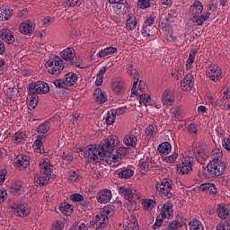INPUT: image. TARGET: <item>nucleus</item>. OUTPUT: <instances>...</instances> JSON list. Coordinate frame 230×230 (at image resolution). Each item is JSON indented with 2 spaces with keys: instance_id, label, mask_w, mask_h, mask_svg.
<instances>
[{
  "instance_id": "c756f323",
  "label": "nucleus",
  "mask_w": 230,
  "mask_h": 230,
  "mask_svg": "<svg viewBox=\"0 0 230 230\" xmlns=\"http://www.w3.org/2000/svg\"><path fill=\"white\" fill-rule=\"evenodd\" d=\"M136 26H137V20L136 19V16H128V18L126 21L127 31H134V30H136Z\"/></svg>"
},
{
  "instance_id": "39448f33",
  "label": "nucleus",
  "mask_w": 230,
  "mask_h": 230,
  "mask_svg": "<svg viewBox=\"0 0 230 230\" xmlns=\"http://www.w3.org/2000/svg\"><path fill=\"white\" fill-rule=\"evenodd\" d=\"M119 193L128 202H134V200L141 199V193L131 188L119 187Z\"/></svg>"
},
{
  "instance_id": "412c9836",
  "label": "nucleus",
  "mask_w": 230,
  "mask_h": 230,
  "mask_svg": "<svg viewBox=\"0 0 230 230\" xmlns=\"http://www.w3.org/2000/svg\"><path fill=\"white\" fill-rule=\"evenodd\" d=\"M51 168L49 159L44 158L40 162V171L43 175H49L51 173Z\"/></svg>"
},
{
  "instance_id": "338daca9",
  "label": "nucleus",
  "mask_w": 230,
  "mask_h": 230,
  "mask_svg": "<svg viewBox=\"0 0 230 230\" xmlns=\"http://www.w3.org/2000/svg\"><path fill=\"white\" fill-rule=\"evenodd\" d=\"M68 179L70 182H75V181H78V173H76L75 171H69Z\"/></svg>"
},
{
  "instance_id": "6ab92c4d",
  "label": "nucleus",
  "mask_w": 230,
  "mask_h": 230,
  "mask_svg": "<svg viewBox=\"0 0 230 230\" xmlns=\"http://www.w3.org/2000/svg\"><path fill=\"white\" fill-rule=\"evenodd\" d=\"M0 37L7 44H13L15 42V38L13 37V32L10 29H2L0 30Z\"/></svg>"
},
{
  "instance_id": "864d4df0",
  "label": "nucleus",
  "mask_w": 230,
  "mask_h": 230,
  "mask_svg": "<svg viewBox=\"0 0 230 230\" xmlns=\"http://www.w3.org/2000/svg\"><path fill=\"white\" fill-rule=\"evenodd\" d=\"M114 121H116V115L114 114V111H108L106 117V124L113 125Z\"/></svg>"
},
{
  "instance_id": "58836bf2",
  "label": "nucleus",
  "mask_w": 230,
  "mask_h": 230,
  "mask_svg": "<svg viewBox=\"0 0 230 230\" xmlns=\"http://www.w3.org/2000/svg\"><path fill=\"white\" fill-rule=\"evenodd\" d=\"M207 19H209V13H204L200 16L196 14L192 17L193 22H196V24H198V26H202V24H204V22H206Z\"/></svg>"
},
{
  "instance_id": "a18cd8bd",
  "label": "nucleus",
  "mask_w": 230,
  "mask_h": 230,
  "mask_svg": "<svg viewBox=\"0 0 230 230\" xmlns=\"http://www.w3.org/2000/svg\"><path fill=\"white\" fill-rule=\"evenodd\" d=\"M127 73L128 76H131L132 78H134L135 80L134 82H137H137L139 80V73H137V70L134 67L133 65H130L129 66H128Z\"/></svg>"
},
{
  "instance_id": "aec40b11",
  "label": "nucleus",
  "mask_w": 230,
  "mask_h": 230,
  "mask_svg": "<svg viewBox=\"0 0 230 230\" xmlns=\"http://www.w3.org/2000/svg\"><path fill=\"white\" fill-rule=\"evenodd\" d=\"M27 104L31 111H33L39 104V95L35 93H31L29 88V95L27 96Z\"/></svg>"
},
{
  "instance_id": "4468645a",
  "label": "nucleus",
  "mask_w": 230,
  "mask_h": 230,
  "mask_svg": "<svg viewBox=\"0 0 230 230\" xmlns=\"http://www.w3.org/2000/svg\"><path fill=\"white\" fill-rule=\"evenodd\" d=\"M112 199V191L109 189H102L97 193V202L107 204Z\"/></svg>"
},
{
  "instance_id": "2f4dec72",
  "label": "nucleus",
  "mask_w": 230,
  "mask_h": 230,
  "mask_svg": "<svg viewBox=\"0 0 230 230\" xmlns=\"http://www.w3.org/2000/svg\"><path fill=\"white\" fill-rule=\"evenodd\" d=\"M199 189L201 191H206L210 195H217V187L213 183H202Z\"/></svg>"
},
{
  "instance_id": "de8ad7c7",
  "label": "nucleus",
  "mask_w": 230,
  "mask_h": 230,
  "mask_svg": "<svg viewBox=\"0 0 230 230\" xmlns=\"http://www.w3.org/2000/svg\"><path fill=\"white\" fill-rule=\"evenodd\" d=\"M137 168H138L140 173H146V172H148V168H149L148 161H146L145 159H141L139 161Z\"/></svg>"
},
{
  "instance_id": "6e6d98bb",
  "label": "nucleus",
  "mask_w": 230,
  "mask_h": 230,
  "mask_svg": "<svg viewBox=\"0 0 230 230\" xmlns=\"http://www.w3.org/2000/svg\"><path fill=\"white\" fill-rule=\"evenodd\" d=\"M177 157H179V155H177V153H173L169 156H165L164 158V161L165 163H169V164H172L173 163H175V161H177Z\"/></svg>"
},
{
  "instance_id": "c03bdc74",
  "label": "nucleus",
  "mask_w": 230,
  "mask_h": 230,
  "mask_svg": "<svg viewBox=\"0 0 230 230\" xmlns=\"http://www.w3.org/2000/svg\"><path fill=\"white\" fill-rule=\"evenodd\" d=\"M59 211L66 217H69L73 213V205L69 203H63L59 207Z\"/></svg>"
},
{
  "instance_id": "37998d69",
  "label": "nucleus",
  "mask_w": 230,
  "mask_h": 230,
  "mask_svg": "<svg viewBox=\"0 0 230 230\" xmlns=\"http://www.w3.org/2000/svg\"><path fill=\"white\" fill-rule=\"evenodd\" d=\"M155 30H157L156 27L143 26L141 30V34L143 35V37H154V35H155Z\"/></svg>"
},
{
  "instance_id": "49530a36",
  "label": "nucleus",
  "mask_w": 230,
  "mask_h": 230,
  "mask_svg": "<svg viewBox=\"0 0 230 230\" xmlns=\"http://www.w3.org/2000/svg\"><path fill=\"white\" fill-rule=\"evenodd\" d=\"M189 227L190 230H204L202 223L197 219H192L189 224Z\"/></svg>"
},
{
  "instance_id": "4c0bfd02",
  "label": "nucleus",
  "mask_w": 230,
  "mask_h": 230,
  "mask_svg": "<svg viewBox=\"0 0 230 230\" xmlns=\"http://www.w3.org/2000/svg\"><path fill=\"white\" fill-rule=\"evenodd\" d=\"M146 136L147 139H154L155 136L157 135V127L154 124L149 125L146 130Z\"/></svg>"
},
{
  "instance_id": "f03ea898",
  "label": "nucleus",
  "mask_w": 230,
  "mask_h": 230,
  "mask_svg": "<svg viewBox=\"0 0 230 230\" xmlns=\"http://www.w3.org/2000/svg\"><path fill=\"white\" fill-rule=\"evenodd\" d=\"M49 75H60L66 69V62L57 55H51L45 63Z\"/></svg>"
},
{
  "instance_id": "6e6552de",
  "label": "nucleus",
  "mask_w": 230,
  "mask_h": 230,
  "mask_svg": "<svg viewBox=\"0 0 230 230\" xmlns=\"http://www.w3.org/2000/svg\"><path fill=\"white\" fill-rule=\"evenodd\" d=\"M206 75L209 80L218 82L222 78V69L218 65H210L206 70Z\"/></svg>"
},
{
  "instance_id": "c9c22d12",
  "label": "nucleus",
  "mask_w": 230,
  "mask_h": 230,
  "mask_svg": "<svg viewBox=\"0 0 230 230\" xmlns=\"http://www.w3.org/2000/svg\"><path fill=\"white\" fill-rule=\"evenodd\" d=\"M155 204H157L155 199H142V208H144L145 211H152V209H154V208L155 207Z\"/></svg>"
},
{
  "instance_id": "4be33fe9",
  "label": "nucleus",
  "mask_w": 230,
  "mask_h": 230,
  "mask_svg": "<svg viewBox=\"0 0 230 230\" xmlns=\"http://www.w3.org/2000/svg\"><path fill=\"white\" fill-rule=\"evenodd\" d=\"M173 91L172 90V88H168L166 89L162 95V102L164 105H171L172 103H173Z\"/></svg>"
},
{
  "instance_id": "09e8293b",
  "label": "nucleus",
  "mask_w": 230,
  "mask_h": 230,
  "mask_svg": "<svg viewBox=\"0 0 230 230\" xmlns=\"http://www.w3.org/2000/svg\"><path fill=\"white\" fill-rule=\"evenodd\" d=\"M195 55H197L195 51H190V53L189 54V58L187 59V64H186L187 70H190L191 69V67H193V64L195 62Z\"/></svg>"
},
{
  "instance_id": "f257e3e1",
  "label": "nucleus",
  "mask_w": 230,
  "mask_h": 230,
  "mask_svg": "<svg viewBox=\"0 0 230 230\" xmlns=\"http://www.w3.org/2000/svg\"><path fill=\"white\" fill-rule=\"evenodd\" d=\"M118 144V137H109L102 146L90 145L87 150L84 152V157L91 161H98V157H104V154L111 152Z\"/></svg>"
},
{
  "instance_id": "13d9d810",
  "label": "nucleus",
  "mask_w": 230,
  "mask_h": 230,
  "mask_svg": "<svg viewBox=\"0 0 230 230\" xmlns=\"http://www.w3.org/2000/svg\"><path fill=\"white\" fill-rule=\"evenodd\" d=\"M182 227V225L178 221H172L168 226V230H179Z\"/></svg>"
},
{
  "instance_id": "5fc2aeb1",
  "label": "nucleus",
  "mask_w": 230,
  "mask_h": 230,
  "mask_svg": "<svg viewBox=\"0 0 230 230\" xmlns=\"http://www.w3.org/2000/svg\"><path fill=\"white\" fill-rule=\"evenodd\" d=\"M222 150L214 149L212 151V161H222Z\"/></svg>"
},
{
  "instance_id": "dca6fc26",
  "label": "nucleus",
  "mask_w": 230,
  "mask_h": 230,
  "mask_svg": "<svg viewBox=\"0 0 230 230\" xmlns=\"http://www.w3.org/2000/svg\"><path fill=\"white\" fill-rule=\"evenodd\" d=\"M173 215V205L170 201L163 204L160 208V217L162 218H170Z\"/></svg>"
},
{
  "instance_id": "7ed1b4c3",
  "label": "nucleus",
  "mask_w": 230,
  "mask_h": 230,
  "mask_svg": "<svg viewBox=\"0 0 230 230\" xmlns=\"http://www.w3.org/2000/svg\"><path fill=\"white\" fill-rule=\"evenodd\" d=\"M172 188L173 182L168 178H164L155 185L156 192L163 199H172L173 197V193L172 192Z\"/></svg>"
},
{
  "instance_id": "e433bc0d",
  "label": "nucleus",
  "mask_w": 230,
  "mask_h": 230,
  "mask_svg": "<svg viewBox=\"0 0 230 230\" xmlns=\"http://www.w3.org/2000/svg\"><path fill=\"white\" fill-rule=\"evenodd\" d=\"M65 82L66 85H75L76 82H78V75L73 72H69L68 74L65 75Z\"/></svg>"
},
{
  "instance_id": "bb28decb",
  "label": "nucleus",
  "mask_w": 230,
  "mask_h": 230,
  "mask_svg": "<svg viewBox=\"0 0 230 230\" xmlns=\"http://www.w3.org/2000/svg\"><path fill=\"white\" fill-rule=\"evenodd\" d=\"M112 90L117 94H121V93H123V91H125L124 83H123V80H121V78H116L113 80Z\"/></svg>"
},
{
  "instance_id": "f8f14e48",
  "label": "nucleus",
  "mask_w": 230,
  "mask_h": 230,
  "mask_svg": "<svg viewBox=\"0 0 230 230\" xmlns=\"http://www.w3.org/2000/svg\"><path fill=\"white\" fill-rule=\"evenodd\" d=\"M11 209L13 210L14 215H16V217H28V215L30 214L31 208L30 206L28 205V203H22V204H13V206H11Z\"/></svg>"
},
{
  "instance_id": "b1692460",
  "label": "nucleus",
  "mask_w": 230,
  "mask_h": 230,
  "mask_svg": "<svg viewBox=\"0 0 230 230\" xmlns=\"http://www.w3.org/2000/svg\"><path fill=\"white\" fill-rule=\"evenodd\" d=\"M93 98L97 103H105L107 102V93L103 90L97 88L93 92Z\"/></svg>"
},
{
  "instance_id": "2eb2a0df",
  "label": "nucleus",
  "mask_w": 230,
  "mask_h": 230,
  "mask_svg": "<svg viewBox=\"0 0 230 230\" xmlns=\"http://www.w3.org/2000/svg\"><path fill=\"white\" fill-rule=\"evenodd\" d=\"M93 226L98 228L107 227L109 224V217L104 216L102 212H99L92 220Z\"/></svg>"
},
{
  "instance_id": "ea45409f",
  "label": "nucleus",
  "mask_w": 230,
  "mask_h": 230,
  "mask_svg": "<svg viewBox=\"0 0 230 230\" xmlns=\"http://www.w3.org/2000/svg\"><path fill=\"white\" fill-rule=\"evenodd\" d=\"M157 150L160 154L168 155V154L172 152V145L169 142H163L158 146Z\"/></svg>"
},
{
  "instance_id": "423d86ee",
  "label": "nucleus",
  "mask_w": 230,
  "mask_h": 230,
  "mask_svg": "<svg viewBox=\"0 0 230 230\" xmlns=\"http://www.w3.org/2000/svg\"><path fill=\"white\" fill-rule=\"evenodd\" d=\"M193 170V157L186 156L181 159V162L177 166L178 173L186 175Z\"/></svg>"
},
{
  "instance_id": "052dcab7",
  "label": "nucleus",
  "mask_w": 230,
  "mask_h": 230,
  "mask_svg": "<svg viewBox=\"0 0 230 230\" xmlns=\"http://www.w3.org/2000/svg\"><path fill=\"white\" fill-rule=\"evenodd\" d=\"M61 157L65 163H71L73 161V155L67 151L63 152Z\"/></svg>"
},
{
  "instance_id": "9b49d317",
  "label": "nucleus",
  "mask_w": 230,
  "mask_h": 230,
  "mask_svg": "<svg viewBox=\"0 0 230 230\" xmlns=\"http://www.w3.org/2000/svg\"><path fill=\"white\" fill-rule=\"evenodd\" d=\"M136 87H137V82L135 81V82H133L131 94L133 96H139L138 102H139L140 105H145L146 107V105H148V103H150V102H152L150 95L148 93H141L137 92L136 90Z\"/></svg>"
},
{
  "instance_id": "e2e57ef3",
  "label": "nucleus",
  "mask_w": 230,
  "mask_h": 230,
  "mask_svg": "<svg viewBox=\"0 0 230 230\" xmlns=\"http://www.w3.org/2000/svg\"><path fill=\"white\" fill-rule=\"evenodd\" d=\"M138 6L142 10L146 8H150V0H138Z\"/></svg>"
},
{
  "instance_id": "4d7b16f0",
  "label": "nucleus",
  "mask_w": 230,
  "mask_h": 230,
  "mask_svg": "<svg viewBox=\"0 0 230 230\" xmlns=\"http://www.w3.org/2000/svg\"><path fill=\"white\" fill-rule=\"evenodd\" d=\"M12 190L14 193H19V191H21V190H22V182L21 181H14L12 184Z\"/></svg>"
},
{
  "instance_id": "7c9ffc66",
  "label": "nucleus",
  "mask_w": 230,
  "mask_h": 230,
  "mask_svg": "<svg viewBox=\"0 0 230 230\" xmlns=\"http://www.w3.org/2000/svg\"><path fill=\"white\" fill-rule=\"evenodd\" d=\"M13 10L5 8L4 5H1L0 2V21H8L12 17Z\"/></svg>"
},
{
  "instance_id": "69168bd1",
  "label": "nucleus",
  "mask_w": 230,
  "mask_h": 230,
  "mask_svg": "<svg viewBox=\"0 0 230 230\" xmlns=\"http://www.w3.org/2000/svg\"><path fill=\"white\" fill-rule=\"evenodd\" d=\"M104 217H111V215L114 214V210L109 207H105L101 210V212Z\"/></svg>"
},
{
  "instance_id": "774afa93",
  "label": "nucleus",
  "mask_w": 230,
  "mask_h": 230,
  "mask_svg": "<svg viewBox=\"0 0 230 230\" xmlns=\"http://www.w3.org/2000/svg\"><path fill=\"white\" fill-rule=\"evenodd\" d=\"M70 199L73 202H82V200H84V196H82L81 194L75 193V194H72L70 196Z\"/></svg>"
},
{
  "instance_id": "ddd939ff",
  "label": "nucleus",
  "mask_w": 230,
  "mask_h": 230,
  "mask_svg": "<svg viewBox=\"0 0 230 230\" xmlns=\"http://www.w3.org/2000/svg\"><path fill=\"white\" fill-rule=\"evenodd\" d=\"M119 145V138L117 137V144H115V146H113V148L110 152L104 154V157H107L106 163H109L111 164H112L113 163V164H116L121 161L122 158L120 157V155H118L117 152L113 153L116 150V146H118Z\"/></svg>"
},
{
  "instance_id": "680f3d73",
  "label": "nucleus",
  "mask_w": 230,
  "mask_h": 230,
  "mask_svg": "<svg viewBox=\"0 0 230 230\" xmlns=\"http://www.w3.org/2000/svg\"><path fill=\"white\" fill-rule=\"evenodd\" d=\"M51 230H64V223L62 221H55L52 224Z\"/></svg>"
},
{
  "instance_id": "3c124183",
  "label": "nucleus",
  "mask_w": 230,
  "mask_h": 230,
  "mask_svg": "<svg viewBox=\"0 0 230 230\" xmlns=\"http://www.w3.org/2000/svg\"><path fill=\"white\" fill-rule=\"evenodd\" d=\"M50 127L51 126L49 125V122L42 123L40 126H38L37 132L39 134H46V132L49 130Z\"/></svg>"
},
{
  "instance_id": "f3484780",
  "label": "nucleus",
  "mask_w": 230,
  "mask_h": 230,
  "mask_svg": "<svg viewBox=\"0 0 230 230\" xmlns=\"http://www.w3.org/2000/svg\"><path fill=\"white\" fill-rule=\"evenodd\" d=\"M14 164L16 168H20V170L28 168V166H30V157H28L26 155H19L15 158Z\"/></svg>"
},
{
  "instance_id": "cd10ccee",
  "label": "nucleus",
  "mask_w": 230,
  "mask_h": 230,
  "mask_svg": "<svg viewBox=\"0 0 230 230\" xmlns=\"http://www.w3.org/2000/svg\"><path fill=\"white\" fill-rule=\"evenodd\" d=\"M49 182V175L46 174H36L34 176L35 186H46Z\"/></svg>"
},
{
  "instance_id": "8fccbe9b",
  "label": "nucleus",
  "mask_w": 230,
  "mask_h": 230,
  "mask_svg": "<svg viewBox=\"0 0 230 230\" xmlns=\"http://www.w3.org/2000/svg\"><path fill=\"white\" fill-rule=\"evenodd\" d=\"M134 175V171L132 169H124L119 172V177L120 179H130Z\"/></svg>"
},
{
  "instance_id": "0e129e2a",
  "label": "nucleus",
  "mask_w": 230,
  "mask_h": 230,
  "mask_svg": "<svg viewBox=\"0 0 230 230\" xmlns=\"http://www.w3.org/2000/svg\"><path fill=\"white\" fill-rule=\"evenodd\" d=\"M171 114H172L173 118H179V116H181V114H182L181 107L172 108L171 109Z\"/></svg>"
},
{
  "instance_id": "9d476101",
  "label": "nucleus",
  "mask_w": 230,
  "mask_h": 230,
  "mask_svg": "<svg viewBox=\"0 0 230 230\" xmlns=\"http://www.w3.org/2000/svg\"><path fill=\"white\" fill-rule=\"evenodd\" d=\"M75 57L76 52L75 51V49L70 47L61 50L58 56L63 62H66V64H70L71 66H73V61L75 60Z\"/></svg>"
},
{
  "instance_id": "20e7f679",
  "label": "nucleus",
  "mask_w": 230,
  "mask_h": 230,
  "mask_svg": "<svg viewBox=\"0 0 230 230\" xmlns=\"http://www.w3.org/2000/svg\"><path fill=\"white\" fill-rule=\"evenodd\" d=\"M207 170L211 177H219L226 172V164L222 161L211 160L207 165Z\"/></svg>"
},
{
  "instance_id": "72a5a7b5",
  "label": "nucleus",
  "mask_w": 230,
  "mask_h": 230,
  "mask_svg": "<svg viewBox=\"0 0 230 230\" xmlns=\"http://www.w3.org/2000/svg\"><path fill=\"white\" fill-rule=\"evenodd\" d=\"M114 53H118V49L115 47H108L97 54L99 58H103V57H109V55H114Z\"/></svg>"
},
{
  "instance_id": "a19ab883",
  "label": "nucleus",
  "mask_w": 230,
  "mask_h": 230,
  "mask_svg": "<svg viewBox=\"0 0 230 230\" xmlns=\"http://www.w3.org/2000/svg\"><path fill=\"white\" fill-rule=\"evenodd\" d=\"M44 138V135H39L37 139L33 144V149L37 154H42L43 146H42V139Z\"/></svg>"
},
{
  "instance_id": "473e14b6",
  "label": "nucleus",
  "mask_w": 230,
  "mask_h": 230,
  "mask_svg": "<svg viewBox=\"0 0 230 230\" xmlns=\"http://www.w3.org/2000/svg\"><path fill=\"white\" fill-rule=\"evenodd\" d=\"M176 17L177 13L175 11H169L161 14L160 19H162V21H166V22H175Z\"/></svg>"
},
{
  "instance_id": "bf43d9fd",
  "label": "nucleus",
  "mask_w": 230,
  "mask_h": 230,
  "mask_svg": "<svg viewBox=\"0 0 230 230\" xmlns=\"http://www.w3.org/2000/svg\"><path fill=\"white\" fill-rule=\"evenodd\" d=\"M217 230H230V223L227 221L219 223L217 226Z\"/></svg>"
},
{
  "instance_id": "c85d7f7f",
  "label": "nucleus",
  "mask_w": 230,
  "mask_h": 230,
  "mask_svg": "<svg viewBox=\"0 0 230 230\" xmlns=\"http://www.w3.org/2000/svg\"><path fill=\"white\" fill-rule=\"evenodd\" d=\"M26 139H28V135H26V132L22 131L14 133L13 137V141H14L16 145H22V143H26Z\"/></svg>"
},
{
  "instance_id": "0eeeda50",
  "label": "nucleus",
  "mask_w": 230,
  "mask_h": 230,
  "mask_svg": "<svg viewBox=\"0 0 230 230\" xmlns=\"http://www.w3.org/2000/svg\"><path fill=\"white\" fill-rule=\"evenodd\" d=\"M29 89L30 93H34L35 94H48L49 93V85L42 81L31 84Z\"/></svg>"
},
{
  "instance_id": "a211bd4d",
  "label": "nucleus",
  "mask_w": 230,
  "mask_h": 230,
  "mask_svg": "<svg viewBox=\"0 0 230 230\" xmlns=\"http://www.w3.org/2000/svg\"><path fill=\"white\" fill-rule=\"evenodd\" d=\"M35 30V25L30 21L23 22L20 24V31L23 35H31Z\"/></svg>"
},
{
  "instance_id": "603ef678",
  "label": "nucleus",
  "mask_w": 230,
  "mask_h": 230,
  "mask_svg": "<svg viewBox=\"0 0 230 230\" xmlns=\"http://www.w3.org/2000/svg\"><path fill=\"white\" fill-rule=\"evenodd\" d=\"M182 75H184V70L182 68H176L172 72V76L174 80H181Z\"/></svg>"
},
{
  "instance_id": "a878e982",
  "label": "nucleus",
  "mask_w": 230,
  "mask_h": 230,
  "mask_svg": "<svg viewBox=\"0 0 230 230\" xmlns=\"http://www.w3.org/2000/svg\"><path fill=\"white\" fill-rule=\"evenodd\" d=\"M217 217L222 220H226L227 217H229V208L226 204L217 205Z\"/></svg>"
},
{
  "instance_id": "5701e85b",
  "label": "nucleus",
  "mask_w": 230,
  "mask_h": 230,
  "mask_svg": "<svg viewBox=\"0 0 230 230\" xmlns=\"http://www.w3.org/2000/svg\"><path fill=\"white\" fill-rule=\"evenodd\" d=\"M110 4H118L114 8L115 13L117 15H124L125 14V5H123V3H125V0H108Z\"/></svg>"
},
{
  "instance_id": "393cba45",
  "label": "nucleus",
  "mask_w": 230,
  "mask_h": 230,
  "mask_svg": "<svg viewBox=\"0 0 230 230\" xmlns=\"http://www.w3.org/2000/svg\"><path fill=\"white\" fill-rule=\"evenodd\" d=\"M123 143L126 146L136 148L137 146V137L134 134L126 135L123 138Z\"/></svg>"
},
{
  "instance_id": "1a4fd4ad",
  "label": "nucleus",
  "mask_w": 230,
  "mask_h": 230,
  "mask_svg": "<svg viewBox=\"0 0 230 230\" xmlns=\"http://www.w3.org/2000/svg\"><path fill=\"white\" fill-rule=\"evenodd\" d=\"M195 81H193V72H189L181 81L180 87L184 93H190L193 90Z\"/></svg>"
},
{
  "instance_id": "79ce46f5",
  "label": "nucleus",
  "mask_w": 230,
  "mask_h": 230,
  "mask_svg": "<svg viewBox=\"0 0 230 230\" xmlns=\"http://www.w3.org/2000/svg\"><path fill=\"white\" fill-rule=\"evenodd\" d=\"M107 73V66L102 67L96 75L95 85L100 87L103 84V75Z\"/></svg>"
},
{
  "instance_id": "f704fd0d",
  "label": "nucleus",
  "mask_w": 230,
  "mask_h": 230,
  "mask_svg": "<svg viewBox=\"0 0 230 230\" xmlns=\"http://www.w3.org/2000/svg\"><path fill=\"white\" fill-rule=\"evenodd\" d=\"M202 10H204V7L202 6V3L199 1L194 2L190 8V13L194 16L202 13Z\"/></svg>"
}]
</instances>
